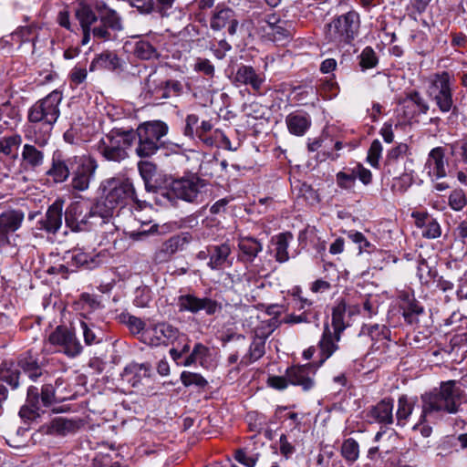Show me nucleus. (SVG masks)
Listing matches in <instances>:
<instances>
[{"mask_svg":"<svg viewBox=\"0 0 467 467\" xmlns=\"http://www.w3.org/2000/svg\"><path fill=\"white\" fill-rule=\"evenodd\" d=\"M74 157L66 160L60 150H56L52 156V163L47 174L50 176L56 182H63L67 181L70 174L68 165L72 164Z\"/></svg>","mask_w":467,"mask_h":467,"instance_id":"20","label":"nucleus"},{"mask_svg":"<svg viewBox=\"0 0 467 467\" xmlns=\"http://www.w3.org/2000/svg\"><path fill=\"white\" fill-rule=\"evenodd\" d=\"M316 370L312 366H296L286 370V378L292 385L300 386L307 391L315 386Z\"/></svg>","mask_w":467,"mask_h":467,"instance_id":"15","label":"nucleus"},{"mask_svg":"<svg viewBox=\"0 0 467 467\" xmlns=\"http://www.w3.org/2000/svg\"><path fill=\"white\" fill-rule=\"evenodd\" d=\"M99 23L94 24L91 26L92 35L95 38L107 41L112 38L110 28L104 23L100 21V18H98Z\"/></svg>","mask_w":467,"mask_h":467,"instance_id":"54","label":"nucleus"},{"mask_svg":"<svg viewBox=\"0 0 467 467\" xmlns=\"http://www.w3.org/2000/svg\"><path fill=\"white\" fill-rule=\"evenodd\" d=\"M135 140L136 135L133 130H111L101 138L98 150L108 161H120L128 157L127 150Z\"/></svg>","mask_w":467,"mask_h":467,"instance_id":"4","label":"nucleus"},{"mask_svg":"<svg viewBox=\"0 0 467 467\" xmlns=\"http://www.w3.org/2000/svg\"><path fill=\"white\" fill-rule=\"evenodd\" d=\"M285 123L290 133L303 136L311 125V119L306 114L291 113L287 115Z\"/></svg>","mask_w":467,"mask_h":467,"instance_id":"27","label":"nucleus"},{"mask_svg":"<svg viewBox=\"0 0 467 467\" xmlns=\"http://www.w3.org/2000/svg\"><path fill=\"white\" fill-rule=\"evenodd\" d=\"M120 67L118 56L111 51H105L98 55L90 64V71L97 69L115 70Z\"/></svg>","mask_w":467,"mask_h":467,"instance_id":"29","label":"nucleus"},{"mask_svg":"<svg viewBox=\"0 0 467 467\" xmlns=\"http://www.w3.org/2000/svg\"><path fill=\"white\" fill-rule=\"evenodd\" d=\"M337 184L344 190H352L356 183V171L352 170L350 173L339 171L336 175Z\"/></svg>","mask_w":467,"mask_h":467,"instance_id":"48","label":"nucleus"},{"mask_svg":"<svg viewBox=\"0 0 467 467\" xmlns=\"http://www.w3.org/2000/svg\"><path fill=\"white\" fill-rule=\"evenodd\" d=\"M382 145L379 140H374L368 149L367 161L372 167H378L381 156Z\"/></svg>","mask_w":467,"mask_h":467,"instance_id":"55","label":"nucleus"},{"mask_svg":"<svg viewBox=\"0 0 467 467\" xmlns=\"http://www.w3.org/2000/svg\"><path fill=\"white\" fill-rule=\"evenodd\" d=\"M428 92L441 112L447 113L452 109L449 120L452 115H457L456 108L453 107L451 77L448 72L434 74L431 78Z\"/></svg>","mask_w":467,"mask_h":467,"instance_id":"9","label":"nucleus"},{"mask_svg":"<svg viewBox=\"0 0 467 467\" xmlns=\"http://www.w3.org/2000/svg\"><path fill=\"white\" fill-rule=\"evenodd\" d=\"M55 398V389L52 385L46 384L41 389V401L44 406L47 407L52 404Z\"/></svg>","mask_w":467,"mask_h":467,"instance_id":"64","label":"nucleus"},{"mask_svg":"<svg viewBox=\"0 0 467 467\" xmlns=\"http://www.w3.org/2000/svg\"><path fill=\"white\" fill-rule=\"evenodd\" d=\"M164 86L167 93V99L171 96H180L183 90L181 81L175 79H164Z\"/></svg>","mask_w":467,"mask_h":467,"instance_id":"61","label":"nucleus"},{"mask_svg":"<svg viewBox=\"0 0 467 467\" xmlns=\"http://www.w3.org/2000/svg\"><path fill=\"white\" fill-rule=\"evenodd\" d=\"M38 391L35 387H29L27 390L26 404L21 408L19 414L22 418L32 420L39 415Z\"/></svg>","mask_w":467,"mask_h":467,"instance_id":"33","label":"nucleus"},{"mask_svg":"<svg viewBox=\"0 0 467 467\" xmlns=\"http://www.w3.org/2000/svg\"><path fill=\"white\" fill-rule=\"evenodd\" d=\"M98 12L100 21L106 24L111 31H121L123 29L122 19L115 10L109 6L101 9L100 5H98Z\"/></svg>","mask_w":467,"mask_h":467,"instance_id":"37","label":"nucleus"},{"mask_svg":"<svg viewBox=\"0 0 467 467\" xmlns=\"http://www.w3.org/2000/svg\"><path fill=\"white\" fill-rule=\"evenodd\" d=\"M22 143V138L18 134L3 137L0 139V161L5 157L11 156L15 161L17 158L16 150Z\"/></svg>","mask_w":467,"mask_h":467,"instance_id":"35","label":"nucleus"},{"mask_svg":"<svg viewBox=\"0 0 467 467\" xmlns=\"http://www.w3.org/2000/svg\"><path fill=\"white\" fill-rule=\"evenodd\" d=\"M355 306H348L345 302H339L332 311V327L335 330V337L340 339V334L349 325V318L356 313Z\"/></svg>","mask_w":467,"mask_h":467,"instance_id":"19","label":"nucleus"},{"mask_svg":"<svg viewBox=\"0 0 467 467\" xmlns=\"http://www.w3.org/2000/svg\"><path fill=\"white\" fill-rule=\"evenodd\" d=\"M409 153V146L406 143H400L396 147L389 150L387 154V163L389 165L392 162L403 159Z\"/></svg>","mask_w":467,"mask_h":467,"instance_id":"53","label":"nucleus"},{"mask_svg":"<svg viewBox=\"0 0 467 467\" xmlns=\"http://www.w3.org/2000/svg\"><path fill=\"white\" fill-rule=\"evenodd\" d=\"M80 327L83 333L84 341L87 345L97 344L100 342L98 333L95 331L94 325H88L87 322L81 320Z\"/></svg>","mask_w":467,"mask_h":467,"instance_id":"51","label":"nucleus"},{"mask_svg":"<svg viewBox=\"0 0 467 467\" xmlns=\"http://www.w3.org/2000/svg\"><path fill=\"white\" fill-rule=\"evenodd\" d=\"M64 260H66L71 272H74L78 267L93 269L102 263L99 254H87L81 249L67 251L64 255Z\"/></svg>","mask_w":467,"mask_h":467,"instance_id":"16","label":"nucleus"},{"mask_svg":"<svg viewBox=\"0 0 467 467\" xmlns=\"http://www.w3.org/2000/svg\"><path fill=\"white\" fill-rule=\"evenodd\" d=\"M189 243L187 235H174L163 243L161 252L166 254H173L178 251L184 249L185 245Z\"/></svg>","mask_w":467,"mask_h":467,"instance_id":"42","label":"nucleus"},{"mask_svg":"<svg viewBox=\"0 0 467 467\" xmlns=\"http://www.w3.org/2000/svg\"><path fill=\"white\" fill-rule=\"evenodd\" d=\"M265 345L263 338L254 339L250 345L248 354L243 357L240 363L247 366L262 358L265 354Z\"/></svg>","mask_w":467,"mask_h":467,"instance_id":"41","label":"nucleus"},{"mask_svg":"<svg viewBox=\"0 0 467 467\" xmlns=\"http://www.w3.org/2000/svg\"><path fill=\"white\" fill-rule=\"evenodd\" d=\"M362 333H367L374 342L373 346L379 348L390 339V330L384 325L375 324L368 327H364Z\"/></svg>","mask_w":467,"mask_h":467,"instance_id":"34","label":"nucleus"},{"mask_svg":"<svg viewBox=\"0 0 467 467\" xmlns=\"http://www.w3.org/2000/svg\"><path fill=\"white\" fill-rule=\"evenodd\" d=\"M50 135L44 133L41 137H36L34 144L26 143L21 152L22 166L26 170L36 171L44 164L45 152Z\"/></svg>","mask_w":467,"mask_h":467,"instance_id":"12","label":"nucleus"},{"mask_svg":"<svg viewBox=\"0 0 467 467\" xmlns=\"http://www.w3.org/2000/svg\"><path fill=\"white\" fill-rule=\"evenodd\" d=\"M20 371L13 368V366L6 367L0 369V379L9 384L13 389H16L19 385Z\"/></svg>","mask_w":467,"mask_h":467,"instance_id":"45","label":"nucleus"},{"mask_svg":"<svg viewBox=\"0 0 467 467\" xmlns=\"http://www.w3.org/2000/svg\"><path fill=\"white\" fill-rule=\"evenodd\" d=\"M206 182L197 176L174 180L165 195L171 201L179 199L190 203H198L205 197Z\"/></svg>","mask_w":467,"mask_h":467,"instance_id":"8","label":"nucleus"},{"mask_svg":"<svg viewBox=\"0 0 467 467\" xmlns=\"http://www.w3.org/2000/svg\"><path fill=\"white\" fill-rule=\"evenodd\" d=\"M335 337V331L332 332L328 325L325 326L322 337L319 341V348L323 360L328 358L337 349V342Z\"/></svg>","mask_w":467,"mask_h":467,"instance_id":"36","label":"nucleus"},{"mask_svg":"<svg viewBox=\"0 0 467 467\" xmlns=\"http://www.w3.org/2000/svg\"><path fill=\"white\" fill-rule=\"evenodd\" d=\"M445 153L441 147L432 149L426 161V168L429 169L428 173L432 180H438L446 176L445 170Z\"/></svg>","mask_w":467,"mask_h":467,"instance_id":"23","label":"nucleus"},{"mask_svg":"<svg viewBox=\"0 0 467 467\" xmlns=\"http://www.w3.org/2000/svg\"><path fill=\"white\" fill-rule=\"evenodd\" d=\"M359 26L358 14L348 12L327 25L326 39L336 46L349 44L358 36Z\"/></svg>","mask_w":467,"mask_h":467,"instance_id":"5","label":"nucleus"},{"mask_svg":"<svg viewBox=\"0 0 467 467\" xmlns=\"http://www.w3.org/2000/svg\"><path fill=\"white\" fill-rule=\"evenodd\" d=\"M126 370L134 373V377L138 379L150 377V367L147 364H131ZM140 379H136L132 382V386L135 387L139 383Z\"/></svg>","mask_w":467,"mask_h":467,"instance_id":"58","label":"nucleus"},{"mask_svg":"<svg viewBox=\"0 0 467 467\" xmlns=\"http://www.w3.org/2000/svg\"><path fill=\"white\" fill-rule=\"evenodd\" d=\"M62 99V93L54 90L35 103L28 112L29 121L32 123L41 122L47 128L45 133L49 134L60 115L59 105Z\"/></svg>","mask_w":467,"mask_h":467,"instance_id":"6","label":"nucleus"},{"mask_svg":"<svg viewBox=\"0 0 467 467\" xmlns=\"http://www.w3.org/2000/svg\"><path fill=\"white\" fill-rule=\"evenodd\" d=\"M238 247L242 252L240 260L252 263L257 254L262 251V244L251 237H244L240 239Z\"/></svg>","mask_w":467,"mask_h":467,"instance_id":"30","label":"nucleus"},{"mask_svg":"<svg viewBox=\"0 0 467 467\" xmlns=\"http://www.w3.org/2000/svg\"><path fill=\"white\" fill-rule=\"evenodd\" d=\"M231 254L232 249L227 243L208 246V267L212 270H222L225 265H231Z\"/></svg>","mask_w":467,"mask_h":467,"instance_id":"17","label":"nucleus"},{"mask_svg":"<svg viewBox=\"0 0 467 467\" xmlns=\"http://www.w3.org/2000/svg\"><path fill=\"white\" fill-rule=\"evenodd\" d=\"M48 343L57 348L56 351L61 352L69 358L78 356L83 348L76 334L62 326L57 327L49 335Z\"/></svg>","mask_w":467,"mask_h":467,"instance_id":"11","label":"nucleus"},{"mask_svg":"<svg viewBox=\"0 0 467 467\" xmlns=\"http://www.w3.org/2000/svg\"><path fill=\"white\" fill-rule=\"evenodd\" d=\"M105 197L100 201L112 213L118 207H124L130 201L139 202L131 182L128 179L111 178L104 182Z\"/></svg>","mask_w":467,"mask_h":467,"instance_id":"7","label":"nucleus"},{"mask_svg":"<svg viewBox=\"0 0 467 467\" xmlns=\"http://www.w3.org/2000/svg\"><path fill=\"white\" fill-rule=\"evenodd\" d=\"M133 54L140 59L151 60L160 57L158 49L147 40H140L135 43Z\"/></svg>","mask_w":467,"mask_h":467,"instance_id":"38","label":"nucleus"},{"mask_svg":"<svg viewBox=\"0 0 467 467\" xmlns=\"http://www.w3.org/2000/svg\"><path fill=\"white\" fill-rule=\"evenodd\" d=\"M145 98L155 102L167 99L164 79L156 74L149 75L145 83Z\"/></svg>","mask_w":467,"mask_h":467,"instance_id":"25","label":"nucleus"},{"mask_svg":"<svg viewBox=\"0 0 467 467\" xmlns=\"http://www.w3.org/2000/svg\"><path fill=\"white\" fill-rule=\"evenodd\" d=\"M417 226L423 228L422 235L426 238L434 239L441 235V231L438 222L428 216H422L416 220Z\"/></svg>","mask_w":467,"mask_h":467,"instance_id":"39","label":"nucleus"},{"mask_svg":"<svg viewBox=\"0 0 467 467\" xmlns=\"http://www.w3.org/2000/svg\"><path fill=\"white\" fill-rule=\"evenodd\" d=\"M75 16L82 29L91 28L94 24L98 23V16L84 0L78 1L75 10Z\"/></svg>","mask_w":467,"mask_h":467,"instance_id":"32","label":"nucleus"},{"mask_svg":"<svg viewBox=\"0 0 467 467\" xmlns=\"http://www.w3.org/2000/svg\"><path fill=\"white\" fill-rule=\"evenodd\" d=\"M18 366L33 381H36L42 375V369L38 365L37 360L31 356L20 358Z\"/></svg>","mask_w":467,"mask_h":467,"instance_id":"40","label":"nucleus"},{"mask_svg":"<svg viewBox=\"0 0 467 467\" xmlns=\"http://www.w3.org/2000/svg\"><path fill=\"white\" fill-rule=\"evenodd\" d=\"M179 312H190L197 314L204 310L207 315H213L221 310V305L208 297L200 298L192 294L182 295L177 298Z\"/></svg>","mask_w":467,"mask_h":467,"instance_id":"14","label":"nucleus"},{"mask_svg":"<svg viewBox=\"0 0 467 467\" xmlns=\"http://www.w3.org/2000/svg\"><path fill=\"white\" fill-rule=\"evenodd\" d=\"M129 4L137 8L141 14H150L154 8L153 0H127Z\"/></svg>","mask_w":467,"mask_h":467,"instance_id":"63","label":"nucleus"},{"mask_svg":"<svg viewBox=\"0 0 467 467\" xmlns=\"http://www.w3.org/2000/svg\"><path fill=\"white\" fill-rule=\"evenodd\" d=\"M227 25L229 26V34L234 35L237 30L238 21L235 19L234 10L229 7L217 11L211 19V28L215 31L223 29Z\"/></svg>","mask_w":467,"mask_h":467,"instance_id":"24","label":"nucleus"},{"mask_svg":"<svg viewBox=\"0 0 467 467\" xmlns=\"http://www.w3.org/2000/svg\"><path fill=\"white\" fill-rule=\"evenodd\" d=\"M80 205L73 204L66 212V223L76 231H90L101 229L103 234L114 230L113 213L102 202H98L89 212L81 216Z\"/></svg>","mask_w":467,"mask_h":467,"instance_id":"2","label":"nucleus"},{"mask_svg":"<svg viewBox=\"0 0 467 467\" xmlns=\"http://www.w3.org/2000/svg\"><path fill=\"white\" fill-rule=\"evenodd\" d=\"M74 161L78 164L76 170L72 172L70 186L73 190L85 192L89 188L98 164L95 160L88 157H74Z\"/></svg>","mask_w":467,"mask_h":467,"instance_id":"13","label":"nucleus"},{"mask_svg":"<svg viewBox=\"0 0 467 467\" xmlns=\"http://www.w3.org/2000/svg\"><path fill=\"white\" fill-rule=\"evenodd\" d=\"M465 398L464 390L458 381L441 382L439 389L421 395V412L412 429L418 430L426 421L427 416L432 412L458 413L462 404L466 402Z\"/></svg>","mask_w":467,"mask_h":467,"instance_id":"1","label":"nucleus"},{"mask_svg":"<svg viewBox=\"0 0 467 467\" xmlns=\"http://www.w3.org/2000/svg\"><path fill=\"white\" fill-rule=\"evenodd\" d=\"M168 125L161 120L146 121L140 124L134 131L138 139L136 153L141 157H150L160 149L167 147Z\"/></svg>","mask_w":467,"mask_h":467,"instance_id":"3","label":"nucleus"},{"mask_svg":"<svg viewBox=\"0 0 467 467\" xmlns=\"http://www.w3.org/2000/svg\"><path fill=\"white\" fill-rule=\"evenodd\" d=\"M402 316L405 321L416 327H420L422 321L426 318V313L422 306L414 298L407 297L401 304Z\"/></svg>","mask_w":467,"mask_h":467,"instance_id":"22","label":"nucleus"},{"mask_svg":"<svg viewBox=\"0 0 467 467\" xmlns=\"http://www.w3.org/2000/svg\"><path fill=\"white\" fill-rule=\"evenodd\" d=\"M293 238L289 233L281 234L276 236L275 241V259L280 263H285L289 259L287 248L289 240Z\"/></svg>","mask_w":467,"mask_h":467,"instance_id":"43","label":"nucleus"},{"mask_svg":"<svg viewBox=\"0 0 467 467\" xmlns=\"http://www.w3.org/2000/svg\"><path fill=\"white\" fill-rule=\"evenodd\" d=\"M77 427L76 422L73 420L57 418L51 422L50 432L58 435H66L74 432Z\"/></svg>","mask_w":467,"mask_h":467,"instance_id":"44","label":"nucleus"},{"mask_svg":"<svg viewBox=\"0 0 467 467\" xmlns=\"http://www.w3.org/2000/svg\"><path fill=\"white\" fill-rule=\"evenodd\" d=\"M62 203L55 202L46 212L45 216L38 222L40 228L47 234H55L62 226Z\"/></svg>","mask_w":467,"mask_h":467,"instance_id":"21","label":"nucleus"},{"mask_svg":"<svg viewBox=\"0 0 467 467\" xmlns=\"http://www.w3.org/2000/svg\"><path fill=\"white\" fill-rule=\"evenodd\" d=\"M24 213L17 210H10L0 214V228L7 234L18 230L24 221Z\"/></svg>","mask_w":467,"mask_h":467,"instance_id":"31","label":"nucleus"},{"mask_svg":"<svg viewBox=\"0 0 467 467\" xmlns=\"http://www.w3.org/2000/svg\"><path fill=\"white\" fill-rule=\"evenodd\" d=\"M370 417L379 423L389 425L393 423V402L390 400H383L370 410Z\"/></svg>","mask_w":467,"mask_h":467,"instance_id":"28","label":"nucleus"},{"mask_svg":"<svg viewBox=\"0 0 467 467\" xmlns=\"http://www.w3.org/2000/svg\"><path fill=\"white\" fill-rule=\"evenodd\" d=\"M466 197L462 191L456 190L451 193L449 203L453 210H462L466 205Z\"/></svg>","mask_w":467,"mask_h":467,"instance_id":"60","label":"nucleus"},{"mask_svg":"<svg viewBox=\"0 0 467 467\" xmlns=\"http://www.w3.org/2000/svg\"><path fill=\"white\" fill-rule=\"evenodd\" d=\"M193 69L197 72H202L204 75L213 78L214 76L215 68L211 61L207 58L198 57L193 65Z\"/></svg>","mask_w":467,"mask_h":467,"instance_id":"57","label":"nucleus"},{"mask_svg":"<svg viewBox=\"0 0 467 467\" xmlns=\"http://www.w3.org/2000/svg\"><path fill=\"white\" fill-rule=\"evenodd\" d=\"M181 380L182 384L186 387L194 385L200 388H203L208 383L207 380L202 375L188 371H183L182 373Z\"/></svg>","mask_w":467,"mask_h":467,"instance_id":"50","label":"nucleus"},{"mask_svg":"<svg viewBox=\"0 0 467 467\" xmlns=\"http://www.w3.org/2000/svg\"><path fill=\"white\" fill-rule=\"evenodd\" d=\"M198 121L199 118L196 115H188L185 119L183 134L191 139L194 138V136H196V128L198 127Z\"/></svg>","mask_w":467,"mask_h":467,"instance_id":"62","label":"nucleus"},{"mask_svg":"<svg viewBox=\"0 0 467 467\" xmlns=\"http://www.w3.org/2000/svg\"><path fill=\"white\" fill-rule=\"evenodd\" d=\"M234 80L242 85L250 86L254 92L259 93L265 81V77L253 67L243 65L237 68Z\"/></svg>","mask_w":467,"mask_h":467,"instance_id":"18","label":"nucleus"},{"mask_svg":"<svg viewBox=\"0 0 467 467\" xmlns=\"http://www.w3.org/2000/svg\"><path fill=\"white\" fill-rule=\"evenodd\" d=\"M416 404V398H409L406 395L399 398L396 410V420L399 426L404 427L409 422Z\"/></svg>","mask_w":467,"mask_h":467,"instance_id":"26","label":"nucleus"},{"mask_svg":"<svg viewBox=\"0 0 467 467\" xmlns=\"http://www.w3.org/2000/svg\"><path fill=\"white\" fill-rule=\"evenodd\" d=\"M341 453L347 461L355 462L359 453L358 442L352 438L346 440L342 444Z\"/></svg>","mask_w":467,"mask_h":467,"instance_id":"47","label":"nucleus"},{"mask_svg":"<svg viewBox=\"0 0 467 467\" xmlns=\"http://www.w3.org/2000/svg\"><path fill=\"white\" fill-rule=\"evenodd\" d=\"M138 168L140 174L145 182V186L148 188L150 182L156 174V166L150 161H144L138 163Z\"/></svg>","mask_w":467,"mask_h":467,"instance_id":"49","label":"nucleus"},{"mask_svg":"<svg viewBox=\"0 0 467 467\" xmlns=\"http://www.w3.org/2000/svg\"><path fill=\"white\" fill-rule=\"evenodd\" d=\"M186 336L178 327L166 321L156 322L142 333L141 341L150 347H168Z\"/></svg>","mask_w":467,"mask_h":467,"instance_id":"10","label":"nucleus"},{"mask_svg":"<svg viewBox=\"0 0 467 467\" xmlns=\"http://www.w3.org/2000/svg\"><path fill=\"white\" fill-rule=\"evenodd\" d=\"M125 323L131 334L140 335V339L141 340V335L147 329L144 321L137 317L130 316Z\"/></svg>","mask_w":467,"mask_h":467,"instance_id":"56","label":"nucleus"},{"mask_svg":"<svg viewBox=\"0 0 467 467\" xmlns=\"http://www.w3.org/2000/svg\"><path fill=\"white\" fill-rule=\"evenodd\" d=\"M358 57L362 70L373 68L378 65V57L370 47H365Z\"/></svg>","mask_w":467,"mask_h":467,"instance_id":"46","label":"nucleus"},{"mask_svg":"<svg viewBox=\"0 0 467 467\" xmlns=\"http://www.w3.org/2000/svg\"><path fill=\"white\" fill-rule=\"evenodd\" d=\"M417 275L422 284H428L436 275V270L428 265L425 260L420 262Z\"/></svg>","mask_w":467,"mask_h":467,"instance_id":"52","label":"nucleus"},{"mask_svg":"<svg viewBox=\"0 0 467 467\" xmlns=\"http://www.w3.org/2000/svg\"><path fill=\"white\" fill-rule=\"evenodd\" d=\"M234 458L238 462L246 467H254L258 460V454L249 455L244 450L240 449L236 451Z\"/></svg>","mask_w":467,"mask_h":467,"instance_id":"59","label":"nucleus"}]
</instances>
